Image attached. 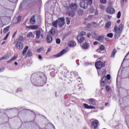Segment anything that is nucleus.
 Returning a JSON list of instances; mask_svg holds the SVG:
<instances>
[{"instance_id":"obj_1","label":"nucleus","mask_w":129,"mask_h":129,"mask_svg":"<svg viewBox=\"0 0 129 129\" xmlns=\"http://www.w3.org/2000/svg\"><path fill=\"white\" fill-rule=\"evenodd\" d=\"M31 80L33 84H35L38 82H41L42 84H45L47 82V77L43 73L39 72L31 75Z\"/></svg>"},{"instance_id":"obj_2","label":"nucleus","mask_w":129,"mask_h":129,"mask_svg":"<svg viewBox=\"0 0 129 129\" xmlns=\"http://www.w3.org/2000/svg\"><path fill=\"white\" fill-rule=\"evenodd\" d=\"M122 29H123V24H120L117 27V25H115L114 27V30L115 32V38L116 39L120 37L121 32H122Z\"/></svg>"},{"instance_id":"obj_3","label":"nucleus","mask_w":129,"mask_h":129,"mask_svg":"<svg viewBox=\"0 0 129 129\" xmlns=\"http://www.w3.org/2000/svg\"><path fill=\"white\" fill-rule=\"evenodd\" d=\"M105 75H106V70H104L102 73V76L103 77L101 80V86H105L106 83L108 82L107 79H106V77H105Z\"/></svg>"},{"instance_id":"obj_4","label":"nucleus","mask_w":129,"mask_h":129,"mask_svg":"<svg viewBox=\"0 0 129 129\" xmlns=\"http://www.w3.org/2000/svg\"><path fill=\"white\" fill-rule=\"evenodd\" d=\"M64 9L67 10H69V9H71L72 11H73L75 12V11H77V5H76V3H71L70 5V6H64Z\"/></svg>"},{"instance_id":"obj_5","label":"nucleus","mask_w":129,"mask_h":129,"mask_svg":"<svg viewBox=\"0 0 129 129\" xmlns=\"http://www.w3.org/2000/svg\"><path fill=\"white\" fill-rule=\"evenodd\" d=\"M57 25L60 28H62L64 24H65V18L63 17L59 18L57 20Z\"/></svg>"},{"instance_id":"obj_6","label":"nucleus","mask_w":129,"mask_h":129,"mask_svg":"<svg viewBox=\"0 0 129 129\" xmlns=\"http://www.w3.org/2000/svg\"><path fill=\"white\" fill-rule=\"evenodd\" d=\"M105 11L107 14H109V15H112L115 13V10L110 6H108L107 8H106Z\"/></svg>"},{"instance_id":"obj_7","label":"nucleus","mask_w":129,"mask_h":129,"mask_svg":"<svg viewBox=\"0 0 129 129\" xmlns=\"http://www.w3.org/2000/svg\"><path fill=\"white\" fill-rule=\"evenodd\" d=\"M105 64L102 62L100 60H98L97 62L95 63V67L96 69H101L102 67H104Z\"/></svg>"},{"instance_id":"obj_8","label":"nucleus","mask_w":129,"mask_h":129,"mask_svg":"<svg viewBox=\"0 0 129 129\" xmlns=\"http://www.w3.org/2000/svg\"><path fill=\"white\" fill-rule=\"evenodd\" d=\"M67 51L66 50H62L61 51H60L59 53H57V54L54 55L53 57H54L55 58H58L59 57H61V56H62V55H64V54H65V53H66Z\"/></svg>"},{"instance_id":"obj_9","label":"nucleus","mask_w":129,"mask_h":129,"mask_svg":"<svg viewBox=\"0 0 129 129\" xmlns=\"http://www.w3.org/2000/svg\"><path fill=\"white\" fill-rule=\"evenodd\" d=\"M80 6L82 9H87V7H88V4L87 3L83 2L80 4Z\"/></svg>"},{"instance_id":"obj_10","label":"nucleus","mask_w":129,"mask_h":129,"mask_svg":"<svg viewBox=\"0 0 129 129\" xmlns=\"http://www.w3.org/2000/svg\"><path fill=\"white\" fill-rule=\"evenodd\" d=\"M99 122L97 121V120H94L93 122H92V125L94 126V128L96 129L98 126V124Z\"/></svg>"},{"instance_id":"obj_11","label":"nucleus","mask_w":129,"mask_h":129,"mask_svg":"<svg viewBox=\"0 0 129 129\" xmlns=\"http://www.w3.org/2000/svg\"><path fill=\"white\" fill-rule=\"evenodd\" d=\"M77 40L79 42V43H82L84 40H85V38L84 37L81 36V35H78L77 36Z\"/></svg>"},{"instance_id":"obj_12","label":"nucleus","mask_w":129,"mask_h":129,"mask_svg":"<svg viewBox=\"0 0 129 129\" xmlns=\"http://www.w3.org/2000/svg\"><path fill=\"white\" fill-rule=\"evenodd\" d=\"M88 101H89L90 104H92V105H95V104H96V101L95 99H88Z\"/></svg>"},{"instance_id":"obj_13","label":"nucleus","mask_w":129,"mask_h":129,"mask_svg":"<svg viewBox=\"0 0 129 129\" xmlns=\"http://www.w3.org/2000/svg\"><path fill=\"white\" fill-rule=\"evenodd\" d=\"M66 14L69 16V17H71V18H72V17H74V16H75V13L74 12V11H68L66 12Z\"/></svg>"},{"instance_id":"obj_14","label":"nucleus","mask_w":129,"mask_h":129,"mask_svg":"<svg viewBox=\"0 0 129 129\" xmlns=\"http://www.w3.org/2000/svg\"><path fill=\"white\" fill-rule=\"evenodd\" d=\"M84 106L87 109H95V107L91 105H88L87 104H84Z\"/></svg>"},{"instance_id":"obj_15","label":"nucleus","mask_w":129,"mask_h":129,"mask_svg":"<svg viewBox=\"0 0 129 129\" xmlns=\"http://www.w3.org/2000/svg\"><path fill=\"white\" fill-rule=\"evenodd\" d=\"M35 34L36 35V39H39L40 36H41L42 38H43V34H41L40 30H37L35 31Z\"/></svg>"},{"instance_id":"obj_16","label":"nucleus","mask_w":129,"mask_h":129,"mask_svg":"<svg viewBox=\"0 0 129 129\" xmlns=\"http://www.w3.org/2000/svg\"><path fill=\"white\" fill-rule=\"evenodd\" d=\"M16 46L17 49H22L23 47V43L21 42H18L16 44Z\"/></svg>"},{"instance_id":"obj_17","label":"nucleus","mask_w":129,"mask_h":129,"mask_svg":"<svg viewBox=\"0 0 129 129\" xmlns=\"http://www.w3.org/2000/svg\"><path fill=\"white\" fill-rule=\"evenodd\" d=\"M10 57H11V54L7 53L5 56L0 58V61H2V60H8Z\"/></svg>"},{"instance_id":"obj_18","label":"nucleus","mask_w":129,"mask_h":129,"mask_svg":"<svg viewBox=\"0 0 129 129\" xmlns=\"http://www.w3.org/2000/svg\"><path fill=\"white\" fill-rule=\"evenodd\" d=\"M68 45L70 47H75V46H76V42L73 41H70L68 43Z\"/></svg>"},{"instance_id":"obj_19","label":"nucleus","mask_w":129,"mask_h":129,"mask_svg":"<svg viewBox=\"0 0 129 129\" xmlns=\"http://www.w3.org/2000/svg\"><path fill=\"white\" fill-rule=\"evenodd\" d=\"M28 49H29V46H26L22 51L23 56H25V55L27 54V51H28Z\"/></svg>"},{"instance_id":"obj_20","label":"nucleus","mask_w":129,"mask_h":129,"mask_svg":"<svg viewBox=\"0 0 129 129\" xmlns=\"http://www.w3.org/2000/svg\"><path fill=\"white\" fill-rule=\"evenodd\" d=\"M83 49H84L85 50H87L88 48L89 47V44L87 43H85L82 45Z\"/></svg>"},{"instance_id":"obj_21","label":"nucleus","mask_w":129,"mask_h":129,"mask_svg":"<svg viewBox=\"0 0 129 129\" xmlns=\"http://www.w3.org/2000/svg\"><path fill=\"white\" fill-rule=\"evenodd\" d=\"M110 26H111V22L108 21L105 24V29H109Z\"/></svg>"},{"instance_id":"obj_22","label":"nucleus","mask_w":129,"mask_h":129,"mask_svg":"<svg viewBox=\"0 0 129 129\" xmlns=\"http://www.w3.org/2000/svg\"><path fill=\"white\" fill-rule=\"evenodd\" d=\"M30 23L32 25H34L35 23H36V20L35 19V16H33L31 19H30Z\"/></svg>"},{"instance_id":"obj_23","label":"nucleus","mask_w":129,"mask_h":129,"mask_svg":"<svg viewBox=\"0 0 129 129\" xmlns=\"http://www.w3.org/2000/svg\"><path fill=\"white\" fill-rule=\"evenodd\" d=\"M89 25L90 28H96V27L97 26V24H96V23L95 22H93Z\"/></svg>"},{"instance_id":"obj_24","label":"nucleus","mask_w":129,"mask_h":129,"mask_svg":"<svg viewBox=\"0 0 129 129\" xmlns=\"http://www.w3.org/2000/svg\"><path fill=\"white\" fill-rule=\"evenodd\" d=\"M52 37L50 36V35H48L47 36L46 40L47 43H51L52 42Z\"/></svg>"},{"instance_id":"obj_25","label":"nucleus","mask_w":129,"mask_h":129,"mask_svg":"<svg viewBox=\"0 0 129 129\" xmlns=\"http://www.w3.org/2000/svg\"><path fill=\"white\" fill-rule=\"evenodd\" d=\"M105 49V47L103 45H101L100 46V48L99 49H97V52H101V51H103Z\"/></svg>"},{"instance_id":"obj_26","label":"nucleus","mask_w":129,"mask_h":129,"mask_svg":"<svg viewBox=\"0 0 129 129\" xmlns=\"http://www.w3.org/2000/svg\"><path fill=\"white\" fill-rule=\"evenodd\" d=\"M50 34L52 36H54V35H55L56 34V29H55L54 28H51V29L50 30Z\"/></svg>"},{"instance_id":"obj_27","label":"nucleus","mask_w":129,"mask_h":129,"mask_svg":"<svg viewBox=\"0 0 129 129\" xmlns=\"http://www.w3.org/2000/svg\"><path fill=\"white\" fill-rule=\"evenodd\" d=\"M117 50L116 49H114L112 52V53H111V57L112 58H114V56H115V54H116V52H117Z\"/></svg>"},{"instance_id":"obj_28","label":"nucleus","mask_w":129,"mask_h":129,"mask_svg":"<svg viewBox=\"0 0 129 129\" xmlns=\"http://www.w3.org/2000/svg\"><path fill=\"white\" fill-rule=\"evenodd\" d=\"M104 38V36H99L98 37V38H97L96 40L97 41H99V42H101V41H102V40H103Z\"/></svg>"},{"instance_id":"obj_29","label":"nucleus","mask_w":129,"mask_h":129,"mask_svg":"<svg viewBox=\"0 0 129 129\" xmlns=\"http://www.w3.org/2000/svg\"><path fill=\"white\" fill-rule=\"evenodd\" d=\"M27 38H32V37H33V38H35V35H33V32H30L27 34Z\"/></svg>"},{"instance_id":"obj_30","label":"nucleus","mask_w":129,"mask_h":129,"mask_svg":"<svg viewBox=\"0 0 129 129\" xmlns=\"http://www.w3.org/2000/svg\"><path fill=\"white\" fill-rule=\"evenodd\" d=\"M91 36L92 38H94V39H97V37H98V34L95 33H92Z\"/></svg>"},{"instance_id":"obj_31","label":"nucleus","mask_w":129,"mask_h":129,"mask_svg":"<svg viewBox=\"0 0 129 129\" xmlns=\"http://www.w3.org/2000/svg\"><path fill=\"white\" fill-rule=\"evenodd\" d=\"M46 70H48V71H51V70H53V67L51 65L50 66H47L46 67Z\"/></svg>"},{"instance_id":"obj_32","label":"nucleus","mask_w":129,"mask_h":129,"mask_svg":"<svg viewBox=\"0 0 129 129\" xmlns=\"http://www.w3.org/2000/svg\"><path fill=\"white\" fill-rule=\"evenodd\" d=\"M17 58H18V56H13L10 60H9L8 61V63H11V62H12V61L16 60V59H17Z\"/></svg>"},{"instance_id":"obj_33","label":"nucleus","mask_w":129,"mask_h":129,"mask_svg":"<svg viewBox=\"0 0 129 129\" xmlns=\"http://www.w3.org/2000/svg\"><path fill=\"white\" fill-rule=\"evenodd\" d=\"M57 24H58V22H57V20H56V21H54V22L52 23V26H53V27H54V28H57V27H58Z\"/></svg>"},{"instance_id":"obj_34","label":"nucleus","mask_w":129,"mask_h":129,"mask_svg":"<svg viewBox=\"0 0 129 129\" xmlns=\"http://www.w3.org/2000/svg\"><path fill=\"white\" fill-rule=\"evenodd\" d=\"M78 13L80 16H82V15L84 14V12H83V10L80 9L78 11Z\"/></svg>"},{"instance_id":"obj_35","label":"nucleus","mask_w":129,"mask_h":129,"mask_svg":"<svg viewBox=\"0 0 129 129\" xmlns=\"http://www.w3.org/2000/svg\"><path fill=\"white\" fill-rule=\"evenodd\" d=\"M39 28V26L38 25H33L31 26V29L32 30H36Z\"/></svg>"},{"instance_id":"obj_36","label":"nucleus","mask_w":129,"mask_h":129,"mask_svg":"<svg viewBox=\"0 0 129 129\" xmlns=\"http://www.w3.org/2000/svg\"><path fill=\"white\" fill-rule=\"evenodd\" d=\"M99 8L101 9V10H102V11H104L105 10V6H104L103 5H100Z\"/></svg>"},{"instance_id":"obj_37","label":"nucleus","mask_w":129,"mask_h":129,"mask_svg":"<svg viewBox=\"0 0 129 129\" xmlns=\"http://www.w3.org/2000/svg\"><path fill=\"white\" fill-rule=\"evenodd\" d=\"M92 19V16H89L88 17H87V18L85 19V21H90L91 19Z\"/></svg>"},{"instance_id":"obj_38","label":"nucleus","mask_w":129,"mask_h":129,"mask_svg":"<svg viewBox=\"0 0 129 129\" xmlns=\"http://www.w3.org/2000/svg\"><path fill=\"white\" fill-rule=\"evenodd\" d=\"M9 28H10V27L8 26L6 28H4V33H7V32H9Z\"/></svg>"},{"instance_id":"obj_39","label":"nucleus","mask_w":129,"mask_h":129,"mask_svg":"<svg viewBox=\"0 0 129 129\" xmlns=\"http://www.w3.org/2000/svg\"><path fill=\"white\" fill-rule=\"evenodd\" d=\"M94 11H95L94 8L91 7L90 8V12L91 13V14H93V13H94Z\"/></svg>"},{"instance_id":"obj_40","label":"nucleus","mask_w":129,"mask_h":129,"mask_svg":"<svg viewBox=\"0 0 129 129\" xmlns=\"http://www.w3.org/2000/svg\"><path fill=\"white\" fill-rule=\"evenodd\" d=\"M9 36H10V32H9L6 36L3 38L4 41H6L8 38H9Z\"/></svg>"},{"instance_id":"obj_41","label":"nucleus","mask_w":129,"mask_h":129,"mask_svg":"<svg viewBox=\"0 0 129 129\" xmlns=\"http://www.w3.org/2000/svg\"><path fill=\"white\" fill-rule=\"evenodd\" d=\"M124 2H127V0H121L120 3H121V6L122 7H123V5H124Z\"/></svg>"},{"instance_id":"obj_42","label":"nucleus","mask_w":129,"mask_h":129,"mask_svg":"<svg viewBox=\"0 0 129 129\" xmlns=\"http://www.w3.org/2000/svg\"><path fill=\"white\" fill-rule=\"evenodd\" d=\"M32 52L30 50H28L27 52V56L28 57H31V56H32Z\"/></svg>"},{"instance_id":"obj_43","label":"nucleus","mask_w":129,"mask_h":129,"mask_svg":"<svg viewBox=\"0 0 129 129\" xmlns=\"http://www.w3.org/2000/svg\"><path fill=\"white\" fill-rule=\"evenodd\" d=\"M121 16V13L120 11H119L117 14V19H120Z\"/></svg>"},{"instance_id":"obj_44","label":"nucleus","mask_w":129,"mask_h":129,"mask_svg":"<svg viewBox=\"0 0 129 129\" xmlns=\"http://www.w3.org/2000/svg\"><path fill=\"white\" fill-rule=\"evenodd\" d=\"M106 90L107 92H109L110 91V87L106 86Z\"/></svg>"},{"instance_id":"obj_45","label":"nucleus","mask_w":129,"mask_h":129,"mask_svg":"<svg viewBox=\"0 0 129 129\" xmlns=\"http://www.w3.org/2000/svg\"><path fill=\"white\" fill-rule=\"evenodd\" d=\"M66 22L67 25H69L70 24V18H66Z\"/></svg>"},{"instance_id":"obj_46","label":"nucleus","mask_w":129,"mask_h":129,"mask_svg":"<svg viewBox=\"0 0 129 129\" xmlns=\"http://www.w3.org/2000/svg\"><path fill=\"white\" fill-rule=\"evenodd\" d=\"M107 37H108V38H112V37H113V33H108L107 35Z\"/></svg>"},{"instance_id":"obj_47","label":"nucleus","mask_w":129,"mask_h":129,"mask_svg":"<svg viewBox=\"0 0 129 129\" xmlns=\"http://www.w3.org/2000/svg\"><path fill=\"white\" fill-rule=\"evenodd\" d=\"M56 44H60L61 43V40L59 38H56Z\"/></svg>"},{"instance_id":"obj_48","label":"nucleus","mask_w":129,"mask_h":129,"mask_svg":"<svg viewBox=\"0 0 129 129\" xmlns=\"http://www.w3.org/2000/svg\"><path fill=\"white\" fill-rule=\"evenodd\" d=\"M101 4H103V5H105L106 4V0H100Z\"/></svg>"},{"instance_id":"obj_49","label":"nucleus","mask_w":129,"mask_h":129,"mask_svg":"<svg viewBox=\"0 0 129 129\" xmlns=\"http://www.w3.org/2000/svg\"><path fill=\"white\" fill-rule=\"evenodd\" d=\"M67 75H68V71H64L63 76H64V77H67Z\"/></svg>"},{"instance_id":"obj_50","label":"nucleus","mask_w":129,"mask_h":129,"mask_svg":"<svg viewBox=\"0 0 129 129\" xmlns=\"http://www.w3.org/2000/svg\"><path fill=\"white\" fill-rule=\"evenodd\" d=\"M41 51H43V48L42 47H40V48L37 49V52H38V53H40V52H41Z\"/></svg>"},{"instance_id":"obj_51","label":"nucleus","mask_w":129,"mask_h":129,"mask_svg":"<svg viewBox=\"0 0 129 129\" xmlns=\"http://www.w3.org/2000/svg\"><path fill=\"white\" fill-rule=\"evenodd\" d=\"M92 1L93 0H88V5H89V6H91V5H92Z\"/></svg>"},{"instance_id":"obj_52","label":"nucleus","mask_w":129,"mask_h":129,"mask_svg":"<svg viewBox=\"0 0 129 129\" xmlns=\"http://www.w3.org/2000/svg\"><path fill=\"white\" fill-rule=\"evenodd\" d=\"M19 41H23V40H24V36H23V35H21L19 37Z\"/></svg>"},{"instance_id":"obj_53","label":"nucleus","mask_w":129,"mask_h":129,"mask_svg":"<svg viewBox=\"0 0 129 129\" xmlns=\"http://www.w3.org/2000/svg\"><path fill=\"white\" fill-rule=\"evenodd\" d=\"M106 77V79H107V80H109V79H110V75L108 74Z\"/></svg>"},{"instance_id":"obj_54","label":"nucleus","mask_w":129,"mask_h":129,"mask_svg":"<svg viewBox=\"0 0 129 129\" xmlns=\"http://www.w3.org/2000/svg\"><path fill=\"white\" fill-rule=\"evenodd\" d=\"M81 36H85L86 35V33L84 31H82L80 33Z\"/></svg>"},{"instance_id":"obj_55","label":"nucleus","mask_w":129,"mask_h":129,"mask_svg":"<svg viewBox=\"0 0 129 129\" xmlns=\"http://www.w3.org/2000/svg\"><path fill=\"white\" fill-rule=\"evenodd\" d=\"M50 74H51V76H52V77H54V76L56 75L55 72L53 73V72H52L50 73Z\"/></svg>"},{"instance_id":"obj_56","label":"nucleus","mask_w":129,"mask_h":129,"mask_svg":"<svg viewBox=\"0 0 129 129\" xmlns=\"http://www.w3.org/2000/svg\"><path fill=\"white\" fill-rule=\"evenodd\" d=\"M21 20H22V17L21 16H19L18 18V22H20V21H21Z\"/></svg>"},{"instance_id":"obj_57","label":"nucleus","mask_w":129,"mask_h":129,"mask_svg":"<svg viewBox=\"0 0 129 129\" xmlns=\"http://www.w3.org/2000/svg\"><path fill=\"white\" fill-rule=\"evenodd\" d=\"M38 59H39V60H42V55H41L40 54H39L38 56Z\"/></svg>"},{"instance_id":"obj_58","label":"nucleus","mask_w":129,"mask_h":129,"mask_svg":"<svg viewBox=\"0 0 129 129\" xmlns=\"http://www.w3.org/2000/svg\"><path fill=\"white\" fill-rule=\"evenodd\" d=\"M5 71V69L4 68H0V72H4Z\"/></svg>"},{"instance_id":"obj_59","label":"nucleus","mask_w":129,"mask_h":129,"mask_svg":"<svg viewBox=\"0 0 129 129\" xmlns=\"http://www.w3.org/2000/svg\"><path fill=\"white\" fill-rule=\"evenodd\" d=\"M91 36V34H90V33H88V34H87V37H88V38H90V36Z\"/></svg>"},{"instance_id":"obj_60","label":"nucleus","mask_w":129,"mask_h":129,"mask_svg":"<svg viewBox=\"0 0 129 129\" xmlns=\"http://www.w3.org/2000/svg\"><path fill=\"white\" fill-rule=\"evenodd\" d=\"M97 44H98V42H97V41H95L94 42V45H97Z\"/></svg>"},{"instance_id":"obj_61","label":"nucleus","mask_w":129,"mask_h":129,"mask_svg":"<svg viewBox=\"0 0 129 129\" xmlns=\"http://www.w3.org/2000/svg\"><path fill=\"white\" fill-rule=\"evenodd\" d=\"M50 51H51V48H49L47 49V52H50Z\"/></svg>"},{"instance_id":"obj_62","label":"nucleus","mask_w":129,"mask_h":129,"mask_svg":"<svg viewBox=\"0 0 129 129\" xmlns=\"http://www.w3.org/2000/svg\"><path fill=\"white\" fill-rule=\"evenodd\" d=\"M16 34H17V31L15 32L14 33V34H13V38H14V37H15V36H16Z\"/></svg>"},{"instance_id":"obj_63","label":"nucleus","mask_w":129,"mask_h":129,"mask_svg":"<svg viewBox=\"0 0 129 129\" xmlns=\"http://www.w3.org/2000/svg\"><path fill=\"white\" fill-rule=\"evenodd\" d=\"M6 44V41H3L1 45H5Z\"/></svg>"},{"instance_id":"obj_64","label":"nucleus","mask_w":129,"mask_h":129,"mask_svg":"<svg viewBox=\"0 0 129 129\" xmlns=\"http://www.w3.org/2000/svg\"><path fill=\"white\" fill-rule=\"evenodd\" d=\"M15 65L16 66H18V62H15Z\"/></svg>"}]
</instances>
